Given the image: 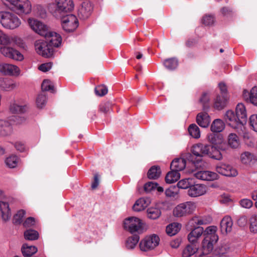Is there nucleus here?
Here are the masks:
<instances>
[{"instance_id":"2eb2a0df","label":"nucleus","mask_w":257,"mask_h":257,"mask_svg":"<svg viewBox=\"0 0 257 257\" xmlns=\"http://www.w3.org/2000/svg\"><path fill=\"white\" fill-rule=\"evenodd\" d=\"M0 71L5 75L15 76H19L21 72L17 66L9 63L1 64Z\"/></svg>"},{"instance_id":"680f3d73","label":"nucleus","mask_w":257,"mask_h":257,"mask_svg":"<svg viewBox=\"0 0 257 257\" xmlns=\"http://www.w3.org/2000/svg\"><path fill=\"white\" fill-rule=\"evenodd\" d=\"M36 222V220L34 217H29L25 220L23 225L26 228L31 227L35 225Z\"/></svg>"},{"instance_id":"3c124183","label":"nucleus","mask_w":257,"mask_h":257,"mask_svg":"<svg viewBox=\"0 0 257 257\" xmlns=\"http://www.w3.org/2000/svg\"><path fill=\"white\" fill-rule=\"evenodd\" d=\"M24 236L26 239L33 240L37 239L39 237L38 232L34 230L29 229L24 232Z\"/></svg>"},{"instance_id":"ea45409f","label":"nucleus","mask_w":257,"mask_h":257,"mask_svg":"<svg viewBox=\"0 0 257 257\" xmlns=\"http://www.w3.org/2000/svg\"><path fill=\"white\" fill-rule=\"evenodd\" d=\"M161 174L160 168L158 166H154L149 170L148 177L150 179H156L160 176Z\"/></svg>"},{"instance_id":"c756f323","label":"nucleus","mask_w":257,"mask_h":257,"mask_svg":"<svg viewBox=\"0 0 257 257\" xmlns=\"http://www.w3.org/2000/svg\"><path fill=\"white\" fill-rule=\"evenodd\" d=\"M150 204V200L148 198H140L136 201L133 206V210L136 211H141L144 210Z\"/></svg>"},{"instance_id":"20e7f679","label":"nucleus","mask_w":257,"mask_h":257,"mask_svg":"<svg viewBox=\"0 0 257 257\" xmlns=\"http://www.w3.org/2000/svg\"><path fill=\"white\" fill-rule=\"evenodd\" d=\"M196 207V204L193 202L188 201L180 203L173 209V215L176 217L189 216L194 213Z\"/></svg>"},{"instance_id":"dca6fc26","label":"nucleus","mask_w":257,"mask_h":257,"mask_svg":"<svg viewBox=\"0 0 257 257\" xmlns=\"http://www.w3.org/2000/svg\"><path fill=\"white\" fill-rule=\"evenodd\" d=\"M206 192V186L201 184H192L190 188L188 189V194L192 197H197L203 195Z\"/></svg>"},{"instance_id":"a211bd4d","label":"nucleus","mask_w":257,"mask_h":257,"mask_svg":"<svg viewBox=\"0 0 257 257\" xmlns=\"http://www.w3.org/2000/svg\"><path fill=\"white\" fill-rule=\"evenodd\" d=\"M92 10V5L89 2H83L78 9V15L80 19L85 20L91 15Z\"/></svg>"},{"instance_id":"864d4df0","label":"nucleus","mask_w":257,"mask_h":257,"mask_svg":"<svg viewBox=\"0 0 257 257\" xmlns=\"http://www.w3.org/2000/svg\"><path fill=\"white\" fill-rule=\"evenodd\" d=\"M192 181L190 178L182 179L178 182L177 186L179 188L189 189L193 183Z\"/></svg>"},{"instance_id":"774afa93","label":"nucleus","mask_w":257,"mask_h":257,"mask_svg":"<svg viewBox=\"0 0 257 257\" xmlns=\"http://www.w3.org/2000/svg\"><path fill=\"white\" fill-rule=\"evenodd\" d=\"M52 64L51 63H46L40 65L38 69L40 71L45 72L49 71L52 68Z\"/></svg>"},{"instance_id":"e2e57ef3","label":"nucleus","mask_w":257,"mask_h":257,"mask_svg":"<svg viewBox=\"0 0 257 257\" xmlns=\"http://www.w3.org/2000/svg\"><path fill=\"white\" fill-rule=\"evenodd\" d=\"M111 104L109 102L101 103L99 106V110L101 112L106 113L110 110Z\"/></svg>"},{"instance_id":"0e129e2a","label":"nucleus","mask_w":257,"mask_h":257,"mask_svg":"<svg viewBox=\"0 0 257 257\" xmlns=\"http://www.w3.org/2000/svg\"><path fill=\"white\" fill-rule=\"evenodd\" d=\"M250 124L253 130L257 132V114H252L249 118Z\"/></svg>"},{"instance_id":"69168bd1","label":"nucleus","mask_w":257,"mask_h":257,"mask_svg":"<svg viewBox=\"0 0 257 257\" xmlns=\"http://www.w3.org/2000/svg\"><path fill=\"white\" fill-rule=\"evenodd\" d=\"M210 100V96L209 93H203L200 98V101L202 103L203 107H205V105L208 104Z\"/></svg>"},{"instance_id":"f8f14e48","label":"nucleus","mask_w":257,"mask_h":257,"mask_svg":"<svg viewBox=\"0 0 257 257\" xmlns=\"http://www.w3.org/2000/svg\"><path fill=\"white\" fill-rule=\"evenodd\" d=\"M28 23L30 27L36 33L44 36L48 31L47 27L41 22L34 19L29 18Z\"/></svg>"},{"instance_id":"c85d7f7f","label":"nucleus","mask_w":257,"mask_h":257,"mask_svg":"<svg viewBox=\"0 0 257 257\" xmlns=\"http://www.w3.org/2000/svg\"><path fill=\"white\" fill-rule=\"evenodd\" d=\"M0 211L2 219L7 221L11 218V212L9 208V205L7 202L0 201Z\"/></svg>"},{"instance_id":"338daca9","label":"nucleus","mask_w":257,"mask_h":257,"mask_svg":"<svg viewBox=\"0 0 257 257\" xmlns=\"http://www.w3.org/2000/svg\"><path fill=\"white\" fill-rule=\"evenodd\" d=\"M252 202L247 199H243L240 201V205L244 208H249L252 206Z\"/></svg>"},{"instance_id":"39448f33","label":"nucleus","mask_w":257,"mask_h":257,"mask_svg":"<svg viewBox=\"0 0 257 257\" xmlns=\"http://www.w3.org/2000/svg\"><path fill=\"white\" fill-rule=\"evenodd\" d=\"M124 227L131 233H142L144 229V223L140 218L130 217L124 221Z\"/></svg>"},{"instance_id":"f3484780","label":"nucleus","mask_w":257,"mask_h":257,"mask_svg":"<svg viewBox=\"0 0 257 257\" xmlns=\"http://www.w3.org/2000/svg\"><path fill=\"white\" fill-rule=\"evenodd\" d=\"M44 37L51 47H58L61 44L62 38L60 34L56 32L48 31Z\"/></svg>"},{"instance_id":"6e6d98bb","label":"nucleus","mask_w":257,"mask_h":257,"mask_svg":"<svg viewBox=\"0 0 257 257\" xmlns=\"http://www.w3.org/2000/svg\"><path fill=\"white\" fill-rule=\"evenodd\" d=\"M250 230L253 232H257V215H252L249 219Z\"/></svg>"},{"instance_id":"9d476101","label":"nucleus","mask_w":257,"mask_h":257,"mask_svg":"<svg viewBox=\"0 0 257 257\" xmlns=\"http://www.w3.org/2000/svg\"><path fill=\"white\" fill-rule=\"evenodd\" d=\"M35 47L37 53L43 57H50L53 55V49L46 41H37Z\"/></svg>"},{"instance_id":"49530a36","label":"nucleus","mask_w":257,"mask_h":257,"mask_svg":"<svg viewBox=\"0 0 257 257\" xmlns=\"http://www.w3.org/2000/svg\"><path fill=\"white\" fill-rule=\"evenodd\" d=\"M178 64V60L174 58L167 59L164 61L165 67L170 70L175 69Z\"/></svg>"},{"instance_id":"79ce46f5","label":"nucleus","mask_w":257,"mask_h":257,"mask_svg":"<svg viewBox=\"0 0 257 257\" xmlns=\"http://www.w3.org/2000/svg\"><path fill=\"white\" fill-rule=\"evenodd\" d=\"M204 232L206 234V236H209L211 239H212V241H217L218 240V236L215 234L216 232V226H210L207 227Z\"/></svg>"},{"instance_id":"2f4dec72","label":"nucleus","mask_w":257,"mask_h":257,"mask_svg":"<svg viewBox=\"0 0 257 257\" xmlns=\"http://www.w3.org/2000/svg\"><path fill=\"white\" fill-rule=\"evenodd\" d=\"M228 146L232 149H237L240 146L238 137L234 133L230 134L227 138Z\"/></svg>"},{"instance_id":"423d86ee","label":"nucleus","mask_w":257,"mask_h":257,"mask_svg":"<svg viewBox=\"0 0 257 257\" xmlns=\"http://www.w3.org/2000/svg\"><path fill=\"white\" fill-rule=\"evenodd\" d=\"M224 119L226 122L231 127L236 130L240 135L242 134L245 131V126H242L237 121L238 118L235 113L231 110H227L224 115Z\"/></svg>"},{"instance_id":"9b49d317","label":"nucleus","mask_w":257,"mask_h":257,"mask_svg":"<svg viewBox=\"0 0 257 257\" xmlns=\"http://www.w3.org/2000/svg\"><path fill=\"white\" fill-rule=\"evenodd\" d=\"M55 13H62L71 12L74 7L72 0H55Z\"/></svg>"},{"instance_id":"a878e982","label":"nucleus","mask_w":257,"mask_h":257,"mask_svg":"<svg viewBox=\"0 0 257 257\" xmlns=\"http://www.w3.org/2000/svg\"><path fill=\"white\" fill-rule=\"evenodd\" d=\"M196 121L198 125L202 127H207L210 122V118L208 114L205 112L198 113L196 116Z\"/></svg>"},{"instance_id":"58836bf2","label":"nucleus","mask_w":257,"mask_h":257,"mask_svg":"<svg viewBox=\"0 0 257 257\" xmlns=\"http://www.w3.org/2000/svg\"><path fill=\"white\" fill-rule=\"evenodd\" d=\"M22 251L24 256L30 257L37 251V248L35 246H28L25 244L22 248Z\"/></svg>"},{"instance_id":"7ed1b4c3","label":"nucleus","mask_w":257,"mask_h":257,"mask_svg":"<svg viewBox=\"0 0 257 257\" xmlns=\"http://www.w3.org/2000/svg\"><path fill=\"white\" fill-rule=\"evenodd\" d=\"M0 24L6 29L14 30L21 26V21L12 12H0Z\"/></svg>"},{"instance_id":"e433bc0d","label":"nucleus","mask_w":257,"mask_h":257,"mask_svg":"<svg viewBox=\"0 0 257 257\" xmlns=\"http://www.w3.org/2000/svg\"><path fill=\"white\" fill-rule=\"evenodd\" d=\"M180 178V174L179 172L175 170H171L167 174L165 180L167 183L171 184L177 181Z\"/></svg>"},{"instance_id":"37998d69","label":"nucleus","mask_w":257,"mask_h":257,"mask_svg":"<svg viewBox=\"0 0 257 257\" xmlns=\"http://www.w3.org/2000/svg\"><path fill=\"white\" fill-rule=\"evenodd\" d=\"M139 239V236L137 235H135L128 237L126 241V247L128 249L134 248L138 243Z\"/></svg>"},{"instance_id":"cd10ccee","label":"nucleus","mask_w":257,"mask_h":257,"mask_svg":"<svg viewBox=\"0 0 257 257\" xmlns=\"http://www.w3.org/2000/svg\"><path fill=\"white\" fill-rule=\"evenodd\" d=\"M186 167V161L183 158H177L174 160L170 166L171 170L179 172L183 170Z\"/></svg>"},{"instance_id":"412c9836","label":"nucleus","mask_w":257,"mask_h":257,"mask_svg":"<svg viewBox=\"0 0 257 257\" xmlns=\"http://www.w3.org/2000/svg\"><path fill=\"white\" fill-rule=\"evenodd\" d=\"M235 113L238 118L237 121L242 126H244L247 121V113L244 105L242 103L238 104Z\"/></svg>"},{"instance_id":"1a4fd4ad","label":"nucleus","mask_w":257,"mask_h":257,"mask_svg":"<svg viewBox=\"0 0 257 257\" xmlns=\"http://www.w3.org/2000/svg\"><path fill=\"white\" fill-rule=\"evenodd\" d=\"M62 27L67 32H73L78 26V21L75 16L68 15L62 17L61 19Z\"/></svg>"},{"instance_id":"a18cd8bd","label":"nucleus","mask_w":257,"mask_h":257,"mask_svg":"<svg viewBox=\"0 0 257 257\" xmlns=\"http://www.w3.org/2000/svg\"><path fill=\"white\" fill-rule=\"evenodd\" d=\"M19 162V159L15 155H12L6 158L5 163L7 166L11 168L17 167Z\"/></svg>"},{"instance_id":"f257e3e1","label":"nucleus","mask_w":257,"mask_h":257,"mask_svg":"<svg viewBox=\"0 0 257 257\" xmlns=\"http://www.w3.org/2000/svg\"><path fill=\"white\" fill-rule=\"evenodd\" d=\"M7 38L8 41L0 43V54L7 58L18 61H23L24 59L23 55L19 51L10 46L13 43H16L20 38L16 36L10 35Z\"/></svg>"},{"instance_id":"4d7b16f0","label":"nucleus","mask_w":257,"mask_h":257,"mask_svg":"<svg viewBox=\"0 0 257 257\" xmlns=\"http://www.w3.org/2000/svg\"><path fill=\"white\" fill-rule=\"evenodd\" d=\"M47 99L46 96L43 94H40L38 96L36 99V104L37 107L39 108H43L46 103Z\"/></svg>"},{"instance_id":"8fccbe9b","label":"nucleus","mask_w":257,"mask_h":257,"mask_svg":"<svg viewBox=\"0 0 257 257\" xmlns=\"http://www.w3.org/2000/svg\"><path fill=\"white\" fill-rule=\"evenodd\" d=\"M197 251V248L192 245H188L183 249L182 252L183 257H190Z\"/></svg>"},{"instance_id":"7c9ffc66","label":"nucleus","mask_w":257,"mask_h":257,"mask_svg":"<svg viewBox=\"0 0 257 257\" xmlns=\"http://www.w3.org/2000/svg\"><path fill=\"white\" fill-rule=\"evenodd\" d=\"M243 95L244 97L248 96L247 99L254 105H257V86L252 87L249 92L244 90Z\"/></svg>"},{"instance_id":"f03ea898","label":"nucleus","mask_w":257,"mask_h":257,"mask_svg":"<svg viewBox=\"0 0 257 257\" xmlns=\"http://www.w3.org/2000/svg\"><path fill=\"white\" fill-rule=\"evenodd\" d=\"M3 3L19 16L29 15L32 11V4L29 0H2Z\"/></svg>"},{"instance_id":"ddd939ff","label":"nucleus","mask_w":257,"mask_h":257,"mask_svg":"<svg viewBox=\"0 0 257 257\" xmlns=\"http://www.w3.org/2000/svg\"><path fill=\"white\" fill-rule=\"evenodd\" d=\"M28 23L30 27L36 33L44 36L48 31L47 27L41 22L34 19L29 18Z\"/></svg>"},{"instance_id":"c9c22d12","label":"nucleus","mask_w":257,"mask_h":257,"mask_svg":"<svg viewBox=\"0 0 257 257\" xmlns=\"http://www.w3.org/2000/svg\"><path fill=\"white\" fill-rule=\"evenodd\" d=\"M181 224L174 222L168 225L166 227V232L170 236L175 235L180 229Z\"/></svg>"},{"instance_id":"603ef678","label":"nucleus","mask_w":257,"mask_h":257,"mask_svg":"<svg viewBox=\"0 0 257 257\" xmlns=\"http://www.w3.org/2000/svg\"><path fill=\"white\" fill-rule=\"evenodd\" d=\"M43 91H50L51 92H55V88L53 84L49 80H44L41 85Z\"/></svg>"},{"instance_id":"13d9d810","label":"nucleus","mask_w":257,"mask_h":257,"mask_svg":"<svg viewBox=\"0 0 257 257\" xmlns=\"http://www.w3.org/2000/svg\"><path fill=\"white\" fill-rule=\"evenodd\" d=\"M107 91V89L104 85H99L95 88V94L100 96L105 95Z\"/></svg>"},{"instance_id":"5701e85b","label":"nucleus","mask_w":257,"mask_h":257,"mask_svg":"<svg viewBox=\"0 0 257 257\" xmlns=\"http://www.w3.org/2000/svg\"><path fill=\"white\" fill-rule=\"evenodd\" d=\"M204 232L203 228L196 227L188 235V239L192 243L196 242Z\"/></svg>"},{"instance_id":"052dcab7","label":"nucleus","mask_w":257,"mask_h":257,"mask_svg":"<svg viewBox=\"0 0 257 257\" xmlns=\"http://www.w3.org/2000/svg\"><path fill=\"white\" fill-rule=\"evenodd\" d=\"M202 23L205 26H210L214 22V18L213 16L206 15L202 18Z\"/></svg>"},{"instance_id":"b1692460","label":"nucleus","mask_w":257,"mask_h":257,"mask_svg":"<svg viewBox=\"0 0 257 257\" xmlns=\"http://www.w3.org/2000/svg\"><path fill=\"white\" fill-rule=\"evenodd\" d=\"M227 100L228 97L226 95L217 94L214 99V107L218 110L223 109L226 106Z\"/></svg>"},{"instance_id":"bb28decb","label":"nucleus","mask_w":257,"mask_h":257,"mask_svg":"<svg viewBox=\"0 0 257 257\" xmlns=\"http://www.w3.org/2000/svg\"><path fill=\"white\" fill-rule=\"evenodd\" d=\"M215 241H212L209 236H205L202 241V246L201 248L202 253L203 254H207L211 252L213 248V243Z\"/></svg>"},{"instance_id":"393cba45","label":"nucleus","mask_w":257,"mask_h":257,"mask_svg":"<svg viewBox=\"0 0 257 257\" xmlns=\"http://www.w3.org/2000/svg\"><path fill=\"white\" fill-rule=\"evenodd\" d=\"M233 225L232 220L230 217L225 216L221 221L220 229L223 234H226L232 230Z\"/></svg>"},{"instance_id":"a19ab883","label":"nucleus","mask_w":257,"mask_h":257,"mask_svg":"<svg viewBox=\"0 0 257 257\" xmlns=\"http://www.w3.org/2000/svg\"><path fill=\"white\" fill-rule=\"evenodd\" d=\"M254 159L253 155L248 152L242 153L240 157L241 162L244 164H249Z\"/></svg>"},{"instance_id":"4be33fe9","label":"nucleus","mask_w":257,"mask_h":257,"mask_svg":"<svg viewBox=\"0 0 257 257\" xmlns=\"http://www.w3.org/2000/svg\"><path fill=\"white\" fill-rule=\"evenodd\" d=\"M211 218L210 216H194L189 221V224L192 227H196L198 225H206L211 221Z\"/></svg>"},{"instance_id":"5fc2aeb1","label":"nucleus","mask_w":257,"mask_h":257,"mask_svg":"<svg viewBox=\"0 0 257 257\" xmlns=\"http://www.w3.org/2000/svg\"><path fill=\"white\" fill-rule=\"evenodd\" d=\"M26 214V211L21 209L19 210L14 216V222L15 224H19L22 222L23 218Z\"/></svg>"},{"instance_id":"4468645a","label":"nucleus","mask_w":257,"mask_h":257,"mask_svg":"<svg viewBox=\"0 0 257 257\" xmlns=\"http://www.w3.org/2000/svg\"><path fill=\"white\" fill-rule=\"evenodd\" d=\"M216 171L218 173L227 177H235L238 174L236 170L231 166L222 163L216 165Z\"/></svg>"},{"instance_id":"de8ad7c7","label":"nucleus","mask_w":257,"mask_h":257,"mask_svg":"<svg viewBox=\"0 0 257 257\" xmlns=\"http://www.w3.org/2000/svg\"><path fill=\"white\" fill-rule=\"evenodd\" d=\"M1 86L7 91L12 90L17 86V85L15 82L10 79L4 80L3 82H1Z\"/></svg>"},{"instance_id":"6e6552de","label":"nucleus","mask_w":257,"mask_h":257,"mask_svg":"<svg viewBox=\"0 0 257 257\" xmlns=\"http://www.w3.org/2000/svg\"><path fill=\"white\" fill-rule=\"evenodd\" d=\"M160 242L159 236L156 234L147 236L140 243V247L142 251H148L154 249Z\"/></svg>"},{"instance_id":"f704fd0d","label":"nucleus","mask_w":257,"mask_h":257,"mask_svg":"<svg viewBox=\"0 0 257 257\" xmlns=\"http://www.w3.org/2000/svg\"><path fill=\"white\" fill-rule=\"evenodd\" d=\"M224 127L225 124L223 121L220 119H216L211 125V130L213 132L219 133L222 131Z\"/></svg>"},{"instance_id":"473e14b6","label":"nucleus","mask_w":257,"mask_h":257,"mask_svg":"<svg viewBox=\"0 0 257 257\" xmlns=\"http://www.w3.org/2000/svg\"><path fill=\"white\" fill-rule=\"evenodd\" d=\"M208 154H207V156L209 158L217 160H221L223 157L222 155L220 152V151L217 148V147L210 146V148L208 150Z\"/></svg>"},{"instance_id":"aec40b11","label":"nucleus","mask_w":257,"mask_h":257,"mask_svg":"<svg viewBox=\"0 0 257 257\" xmlns=\"http://www.w3.org/2000/svg\"><path fill=\"white\" fill-rule=\"evenodd\" d=\"M197 179L205 181H213L218 178L217 173L209 171H200L194 173Z\"/></svg>"},{"instance_id":"4c0bfd02","label":"nucleus","mask_w":257,"mask_h":257,"mask_svg":"<svg viewBox=\"0 0 257 257\" xmlns=\"http://www.w3.org/2000/svg\"><path fill=\"white\" fill-rule=\"evenodd\" d=\"M27 109L26 105H20L16 102L12 103L10 107V110L13 113H20L25 112Z\"/></svg>"},{"instance_id":"0eeeda50","label":"nucleus","mask_w":257,"mask_h":257,"mask_svg":"<svg viewBox=\"0 0 257 257\" xmlns=\"http://www.w3.org/2000/svg\"><path fill=\"white\" fill-rule=\"evenodd\" d=\"M16 117L0 118V137H5L12 135L14 132V125Z\"/></svg>"},{"instance_id":"c03bdc74","label":"nucleus","mask_w":257,"mask_h":257,"mask_svg":"<svg viewBox=\"0 0 257 257\" xmlns=\"http://www.w3.org/2000/svg\"><path fill=\"white\" fill-rule=\"evenodd\" d=\"M161 212L157 208L151 207L147 209V216L151 219H156L161 215Z\"/></svg>"},{"instance_id":"bf43d9fd","label":"nucleus","mask_w":257,"mask_h":257,"mask_svg":"<svg viewBox=\"0 0 257 257\" xmlns=\"http://www.w3.org/2000/svg\"><path fill=\"white\" fill-rule=\"evenodd\" d=\"M158 184L154 182H149L146 183L144 185V190L147 192H150L155 190L157 187Z\"/></svg>"},{"instance_id":"72a5a7b5","label":"nucleus","mask_w":257,"mask_h":257,"mask_svg":"<svg viewBox=\"0 0 257 257\" xmlns=\"http://www.w3.org/2000/svg\"><path fill=\"white\" fill-rule=\"evenodd\" d=\"M207 141L212 144V146H218L222 142L223 137L221 135L209 134L207 137Z\"/></svg>"},{"instance_id":"09e8293b","label":"nucleus","mask_w":257,"mask_h":257,"mask_svg":"<svg viewBox=\"0 0 257 257\" xmlns=\"http://www.w3.org/2000/svg\"><path fill=\"white\" fill-rule=\"evenodd\" d=\"M188 132L190 135L195 139H198L200 137L199 128L195 124L190 125L188 127Z\"/></svg>"},{"instance_id":"6ab92c4d","label":"nucleus","mask_w":257,"mask_h":257,"mask_svg":"<svg viewBox=\"0 0 257 257\" xmlns=\"http://www.w3.org/2000/svg\"><path fill=\"white\" fill-rule=\"evenodd\" d=\"M209 148L210 145L197 144L192 147L191 152L194 155L197 157H202L205 156H207Z\"/></svg>"}]
</instances>
